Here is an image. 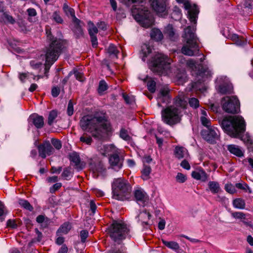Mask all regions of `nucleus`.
<instances>
[{
    "label": "nucleus",
    "instance_id": "nucleus-22",
    "mask_svg": "<svg viewBox=\"0 0 253 253\" xmlns=\"http://www.w3.org/2000/svg\"><path fill=\"white\" fill-rule=\"evenodd\" d=\"M32 123L37 128H41L44 126V119L42 116L38 115H33L30 116Z\"/></svg>",
    "mask_w": 253,
    "mask_h": 253
},
{
    "label": "nucleus",
    "instance_id": "nucleus-56",
    "mask_svg": "<svg viewBox=\"0 0 253 253\" xmlns=\"http://www.w3.org/2000/svg\"><path fill=\"white\" fill-rule=\"evenodd\" d=\"M71 175V172L69 168H65L64 169L63 171L61 174L62 177L66 179L69 180L70 176Z\"/></svg>",
    "mask_w": 253,
    "mask_h": 253
},
{
    "label": "nucleus",
    "instance_id": "nucleus-55",
    "mask_svg": "<svg viewBox=\"0 0 253 253\" xmlns=\"http://www.w3.org/2000/svg\"><path fill=\"white\" fill-rule=\"evenodd\" d=\"M67 113L69 116H71L74 113L73 103L72 100H70L68 102Z\"/></svg>",
    "mask_w": 253,
    "mask_h": 253
},
{
    "label": "nucleus",
    "instance_id": "nucleus-10",
    "mask_svg": "<svg viewBox=\"0 0 253 253\" xmlns=\"http://www.w3.org/2000/svg\"><path fill=\"white\" fill-rule=\"evenodd\" d=\"M221 105L223 110L227 113L236 114L240 112V103L236 96L223 97Z\"/></svg>",
    "mask_w": 253,
    "mask_h": 253
},
{
    "label": "nucleus",
    "instance_id": "nucleus-14",
    "mask_svg": "<svg viewBox=\"0 0 253 253\" xmlns=\"http://www.w3.org/2000/svg\"><path fill=\"white\" fill-rule=\"evenodd\" d=\"M124 158L117 153L111 154L109 158L110 167L115 171H119L123 167Z\"/></svg>",
    "mask_w": 253,
    "mask_h": 253
},
{
    "label": "nucleus",
    "instance_id": "nucleus-57",
    "mask_svg": "<svg viewBox=\"0 0 253 253\" xmlns=\"http://www.w3.org/2000/svg\"><path fill=\"white\" fill-rule=\"evenodd\" d=\"M176 181L179 183L184 182L186 179V176L182 173H178L176 176Z\"/></svg>",
    "mask_w": 253,
    "mask_h": 253
},
{
    "label": "nucleus",
    "instance_id": "nucleus-8",
    "mask_svg": "<svg viewBox=\"0 0 253 253\" xmlns=\"http://www.w3.org/2000/svg\"><path fill=\"white\" fill-rule=\"evenodd\" d=\"M131 11L135 19L142 26L148 28L153 25L154 23V17L147 8L137 7L136 5L134 4L132 6Z\"/></svg>",
    "mask_w": 253,
    "mask_h": 253
},
{
    "label": "nucleus",
    "instance_id": "nucleus-59",
    "mask_svg": "<svg viewBox=\"0 0 253 253\" xmlns=\"http://www.w3.org/2000/svg\"><path fill=\"white\" fill-rule=\"evenodd\" d=\"M74 75L75 76L76 79L80 81V82H83L84 81V74L83 73L78 71L76 70L74 71Z\"/></svg>",
    "mask_w": 253,
    "mask_h": 253
},
{
    "label": "nucleus",
    "instance_id": "nucleus-11",
    "mask_svg": "<svg viewBox=\"0 0 253 253\" xmlns=\"http://www.w3.org/2000/svg\"><path fill=\"white\" fill-rule=\"evenodd\" d=\"M187 64L191 69L193 76L201 77L202 78L210 77L211 72L208 68L202 64H197L193 60L191 59L187 61Z\"/></svg>",
    "mask_w": 253,
    "mask_h": 253
},
{
    "label": "nucleus",
    "instance_id": "nucleus-33",
    "mask_svg": "<svg viewBox=\"0 0 253 253\" xmlns=\"http://www.w3.org/2000/svg\"><path fill=\"white\" fill-rule=\"evenodd\" d=\"M162 241L163 243L168 248L173 250L175 251H176L179 250V246L178 244L174 241H167L164 239H162Z\"/></svg>",
    "mask_w": 253,
    "mask_h": 253
},
{
    "label": "nucleus",
    "instance_id": "nucleus-35",
    "mask_svg": "<svg viewBox=\"0 0 253 253\" xmlns=\"http://www.w3.org/2000/svg\"><path fill=\"white\" fill-rule=\"evenodd\" d=\"M63 9L67 16H71L72 17V20L74 19V17H76L74 9L69 7L66 3L63 4Z\"/></svg>",
    "mask_w": 253,
    "mask_h": 253
},
{
    "label": "nucleus",
    "instance_id": "nucleus-23",
    "mask_svg": "<svg viewBox=\"0 0 253 253\" xmlns=\"http://www.w3.org/2000/svg\"><path fill=\"white\" fill-rule=\"evenodd\" d=\"M191 175L193 178L196 180H200L203 182H205L208 180V174L203 170L193 171L192 172Z\"/></svg>",
    "mask_w": 253,
    "mask_h": 253
},
{
    "label": "nucleus",
    "instance_id": "nucleus-32",
    "mask_svg": "<svg viewBox=\"0 0 253 253\" xmlns=\"http://www.w3.org/2000/svg\"><path fill=\"white\" fill-rule=\"evenodd\" d=\"M36 221L39 223L42 224L41 226L43 228H46L48 225L49 219L48 218L45 217V215L41 214L37 217Z\"/></svg>",
    "mask_w": 253,
    "mask_h": 253
},
{
    "label": "nucleus",
    "instance_id": "nucleus-5",
    "mask_svg": "<svg viewBox=\"0 0 253 253\" xmlns=\"http://www.w3.org/2000/svg\"><path fill=\"white\" fill-rule=\"evenodd\" d=\"M108 234L111 239L120 244L123 240L130 237L129 229L124 222L113 220L108 228Z\"/></svg>",
    "mask_w": 253,
    "mask_h": 253
},
{
    "label": "nucleus",
    "instance_id": "nucleus-19",
    "mask_svg": "<svg viewBox=\"0 0 253 253\" xmlns=\"http://www.w3.org/2000/svg\"><path fill=\"white\" fill-rule=\"evenodd\" d=\"M72 21L74 24V27L72 30L74 33L76 38H80L81 37H83L84 35V32L82 29V26L84 25L83 22L77 17H74V19H73Z\"/></svg>",
    "mask_w": 253,
    "mask_h": 253
},
{
    "label": "nucleus",
    "instance_id": "nucleus-16",
    "mask_svg": "<svg viewBox=\"0 0 253 253\" xmlns=\"http://www.w3.org/2000/svg\"><path fill=\"white\" fill-rule=\"evenodd\" d=\"M184 8L188 10V17L190 21L194 24L197 22V18L199 12V8L196 4L193 6L189 2H185L184 3Z\"/></svg>",
    "mask_w": 253,
    "mask_h": 253
},
{
    "label": "nucleus",
    "instance_id": "nucleus-42",
    "mask_svg": "<svg viewBox=\"0 0 253 253\" xmlns=\"http://www.w3.org/2000/svg\"><path fill=\"white\" fill-rule=\"evenodd\" d=\"M57 115V111L55 110H53L49 112L47 120V124L49 126H51L53 124Z\"/></svg>",
    "mask_w": 253,
    "mask_h": 253
},
{
    "label": "nucleus",
    "instance_id": "nucleus-53",
    "mask_svg": "<svg viewBox=\"0 0 253 253\" xmlns=\"http://www.w3.org/2000/svg\"><path fill=\"white\" fill-rule=\"evenodd\" d=\"M80 141L87 145H90L92 142V139L90 136L87 135H83L80 137Z\"/></svg>",
    "mask_w": 253,
    "mask_h": 253
},
{
    "label": "nucleus",
    "instance_id": "nucleus-46",
    "mask_svg": "<svg viewBox=\"0 0 253 253\" xmlns=\"http://www.w3.org/2000/svg\"><path fill=\"white\" fill-rule=\"evenodd\" d=\"M107 88L108 85L107 83L104 80L100 81L98 88V93L100 94H102V93L105 90H106Z\"/></svg>",
    "mask_w": 253,
    "mask_h": 253
},
{
    "label": "nucleus",
    "instance_id": "nucleus-41",
    "mask_svg": "<svg viewBox=\"0 0 253 253\" xmlns=\"http://www.w3.org/2000/svg\"><path fill=\"white\" fill-rule=\"evenodd\" d=\"M18 203L21 207L30 211H32L34 209L33 206L27 200L24 199H20L18 201Z\"/></svg>",
    "mask_w": 253,
    "mask_h": 253
},
{
    "label": "nucleus",
    "instance_id": "nucleus-1",
    "mask_svg": "<svg viewBox=\"0 0 253 253\" xmlns=\"http://www.w3.org/2000/svg\"><path fill=\"white\" fill-rule=\"evenodd\" d=\"M80 124L82 129L90 132L93 137L98 139H101L111 129L107 114L103 111L84 116L80 120Z\"/></svg>",
    "mask_w": 253,
    "mask_h": 253
},
{
    "label": "nucleus",
    "instance_id": "nucleus-9",
    "mask_svg": "<svg viewBox=\"0 0 253 253\" xmlns=\"http://www.w3.org/2000/svg\"><path fill=\"white\" fill-rule=\"evenodd\" d=\"M180 113L179 109L176 107L172 106H168L163 109L161 112L162 121L167 125L173 126L180 122Z\"/></svg>",
    "mask_w": 253,
    "mask_h": 253
},
{
    "label": "nucleus",
    "instance_id": "nucleus-40",
    "mask_svg": "<svg viewBox=\"0 0 253 253\" xmlns=\"http://www.w3.org/2000/svg\"><path fill=\"white\" fill-rule=\"evenodd\" d=\"M87 24L88 31L89 36H92V35H96L98 32L97 28L95 26L94 23L90 21L88 22Z\"/></svg>",
    "mask_w": 253,
    "mask_h": 253
},
{
    "label": "nucleus",
    "instance_id": "nucleus-17",
    "mask_svg": "<svg viewBox=\"0 0 253 253\" xmlns=\"http://www.w3.org/2000/svg\"><path fill=\"white\" fill-rule=\"evenodd\" d=\"M89 167L93 173H102L106 170L103 163L98 158L90 159Z\"/></svg>",
    "mask_w": 253,
    "mask_h": 253
},
{
    "label": "nucleus",
    "instance_id": "nucleus-61",
    "mask_svg": "<svg viewBox=\"0 0 253 253\" xmlns=\"http://www.w3.org/2000/svg\"><path fill=\"white\" fill-rule=\"evenodd\" d=\"M90 206V210L91 211V214H90L91 215H93L95 213L97 206L93 200H91L89 202Z\"/></svg>",
    "mask_w": 253,
    "mask_h": 253
},
{
    "label": "nucleus",
    "instance_id": "nucleus-28",
    "mask_svg": "<svg viewBox=\"0 0 253 253\" xmlns=\"http://www.w3.org/2000/svg\"><path fill=\"white\" fill-rule=\"evenodd\" d=\"M219 91L223 94L233 93V87L231 84H223L219 86Z\"/></svg>",
    "mask_w": 253,
    "mask_h": 253
},
{
    "label": "nucleus",
    "instance_id": "nucleus-25",
    "mask_svg": "<svg viewBox=\"0 0 253 253\" xmlns=\"http://www.w3.org/2000/svg\"><path fill=\"white\" fill-rule=\"evenodd\" d=\"M165 35L168 37L171 41H175L177 38L174 29L172 25L169 24L165 28Z\"/></svg>",
    "mask_w": 253,
    "mask_h": 253
},
{
    "label": "nucleus",
    "instance_id": "nucleus-43",
    "mask_svg": "<svg viewBox=\"0 0 253 253\" xmlns=\"http://www.w3.org/2000/svg\"><path fill=\"white\" fill-rule=\"evenodd\" d=\"M120 137L126 141H130L131 137L128 135V131L124 128L121 129L120 131Z\"/></svg>",
    "mask_w": 253,
    "mask_h": 253
},
{
    "label": "nucleus",
    "instance_id": "nucleus-13",
    "mask_svg": "<svg viewBox=\"0 0 253 253\" xmlns=\"http://www.w3.org/2000/svg\"><path fill=\"white\" fill-rule=\"evenodd\" d=\"M152 8L160 16L168 14L166 0H150Z\"/></svg>",
    "mask_w": 253,
    "mask_h": 253
},
{
    "label": "nucleus",
    "instance_id": "nucleus-15",
    "mask_svg": "<svg viewBox=\"0 0 253 253\" xmlns=\"http://www.w3.org/2000/svg\"><path fill=\"white\" fill-rule=\"evenodd\" d=\"M216 131H217V129L215 130L214 128L211 127L202 130L201 133L205 140L212 144L215 142V140L218 137Z\"/></svg>",
    "mask_w": 253,
    "mask_h": 253
},
{
    "label": "nucleus",
    "instance_id": "nucleus-63",
    "mask_svg": "<svg viewBox=\"0 0 253 253\" xmlns=\"http://www.w3.org/2000/svg\"><path fill=\"white\" fill-rule=\"evenodd\" d=\"M7 226L13 229H15L17 227V224L16 223V221L14 219H9L7 221Z\"/></svg>",
    "mask_w": 253,
    "mask_h": 253
},
{
    "label": "nucleus",
    "instance_id": "nucleus-45",
    "mask_svg": "<svg viewBox=\"0 0 253 253\" xmlns=\"http://www.w3.org/2000/svg\"><path fill=\"white\" fill-rule=\"evenodd\" d=\"M151 171V167L144 164L143 169L141 171V172L143 175V176L146 177L145 178H143L144 179H147L149 178V176Z\"/></svg>",
    "mask_w": 253,
    "mask_h": 253
},
{
    "label": "nucleus",
    "instance_id": "nucleus-51",
    "mask_svg": "<svg viewBox=\"0 0 253 253\" xmlns=\"http://www.w3.org/2000/svg\"><path fill=\"white\" fill-rule=\"evenodd\" d=\"M51 143L57 150H59L62 147V143L60 140L56 138H52Z\"/></svg>",
    "mask_w": 253,
    "mask_h": 253
},
{
    "label": "nucleus",
    "instance_id": "nucleus-24",
    "mask_svg": "<svg viewBox=\"0 0 253 253\" xmlns=\"http://www.w3.org/2000/svg\"><path fill=\"white\" fill-rule=\"evenodd\" d=\"M151 216V214L146 210H144L139 213L138 218V220L142 222V225L145 226L148 225V221Z\"/></svg>",
    "mask_w": 253,
    "mask_h": 253
},
{
    "label": "nucleus",
    "instance_id": "nucleus-54",
    "mask_svg": "<svg viewBox=\"0 0 253 253\" xmlns=\"http://www.w3.org/2000/svg\"><path fill=\"white\" fill-rule=\"evenodd\" d=\"M80 236L81 239V242L84 243L86 241V238L88 236V232L86 230H83L81 231Z\"/></svg>",
    "mask_w": 253,
    "mask_h": 253
},
{
    "label": "nucleus",
    "instance_id": "nucleus-60",
    "mask_svg": "<svg viewBox=\"0 0 253 253\" xmlns=\"http://www.w3.org/2000/svg\"><path fill=\"white\" fill-rule=\"evenodd\" d=\"M232 216L238 219H245V214L242 212H233L231 213Z\"/></svg>",
    "mask_w": 253,
    "mask_h": 253
},
{
    "label": "nucleus",
    "instance_id": "nucleus-62",
    "mask_svg": "<svg viewBox=\"0 0 253 253\" xmlns=\"http://www.w3.org/2000/svg\"><path fill=\"white\" fill-rule=\"evenodd\" d=\"M60 92V89L58 86H54L51 89V94L53 97H57Z\"/></svg>",
    "mask_w": 253,
    "mask_h": 253
},
{
    "label": "nucleus",
    "instance_id": "nucleus-58",
    "mask_svg": "<svg viewBox=\"0 0 253 253\" xmlns=\"http://www.w3.org/2000/svg\"><path fill=\"white\" fill-rule=\"evenodd\" d=\"M61 186V183H56L50 188L49 191L52 194L54 193L56 191L58 190Z\"/></svg>",
    "mask_w": 253,
    "mask_h": 253
},
{
    "label": "nucleus",
    "instance_id": "nucleus-6",
    "mask_svg": "<svg viewBox=\"0 0 253 253\" xmlns=\"http://www.w3.org/2000/svg\"><path fill=\"white\" fill-rule=\"evenodd\" d=\"M184 32L183 38L186 41V44L182 47L181 52L186 55L193 56L195 52L199 50L194 29L189 26L184 29Z\"/></svg>",
    "mask_w": 253,
    "mask_h": 253
},
{
    "label": "nucleus",
    "instance_id": "nucleus-48",
    "mask_svg": "<svg viewBox=\"0 0 253 253\" xmlns=\"http://www.w3.org/2000/svg\"><path fill=\"white\" fill-rule=\"evenodd\" d=\"M189 105L195 109L197 108L199 106V101L198 99L192 97L189 100Z\"/></svg>",
    "mask_w": 253,
    "mask_h": 253
},
{
    "label": "nucleus",
    "instance_id": "nucleus-49",
    "mask_svg": "<svg viewBox=\"0 0 253 253\" xmlns=\"http://www.w3.org/2000/svg\"><path fill=\"white\" fill-rule=\"evenodd\" d=\"M147 88L151 93H154L156 90V83L154 81L150 80L147 83Z\"/></svg>",
    "mask_w": 253,
    "mask_h": 253
},
{
    "label": "nucleus",
    "instance_id": "nucleus-44",
    "mask_svg": "<svg viewBox=\"0 0 253 253\" xmlns=\"http://www.w3.org/2000/svg\"><path fill=\"white\" fill-rule=\"evenodd\" d=\"M108 52L110 55H114L117 58L119 51L117 49L116 46L111 44L108 48Z\"/></svg>",
    "mask_w": 253,
    "mask_h": 253
},
{
    "label": "nucleus",
    "instance_id": "nucleus-30",
    "mask_svg": "<svg viewBox=\"0 0 253 253\" xmlns=\"http://www.w3.org/2000/svg\"><path fill=\"white\" fill-rule=\"evenodd\" d=\"M151 52V47L148 44H144L141 47V51L140 53L142 60L145 61L148 55Z\"/></svg>",
    "mask_w": 253,
    "mask_h": 253
},
{
    "label": "nucleus",
    "instance_id": "nucleus-20",
    "mask_svg": "<svg viewBox=\"0 0 253 253\" xmlns=\"http://www.w3.org/2000/svg\"><path fill=\"white\" fill-rule=\"evenodd\" d=\"M134 196L136 202L139 204H143L147 199L146 193L142 189H137L134 191Z\"/></svg>",
    "mask_w": 253,
    "mask_h": 253
},
{
    "label": "nucleus",
    "instance_id": "nucleus-7",
    "mask_svg": "<svg viewBox=\"0 0 253 253\" xmlns=\"http://www.w3.org/2000/svg\"><path fill=\"white\" fill-rule=\"evenodd\" d=\"M169 60L167 56L158 53L151 57L148 64L149 68L153 72L164 74L170 69Z\"/></svg>",
    "mask_w": 253,
    "mask_h": 253
},
{
    "label": "nucleus",
    "instance_id": "nucleus-47",
    "mask_svg": "<svg viewBox=\"0 0 253 253\" xmlns=\"http://www.w3.org/2000/svg\"><path fill=\"white\" fill-rule=\"evenodd\" d=\"M52 19L58 24H62L63 20L57 11H55L52 15Z\"/></svg>",
    "mask_w": 253,
    "mask_h": 253
},
{
    "label": "nucleus",
    "instance_id": "nucleus-21",
    "mask_svg": "<svg viewBox=\"0 0 253 253\" xmlns=\"http://www.w3.org/2000/svg\"><path fill=\"white\" fill-rule=\"evenodd\" d=\"M227 149L231 154L238 157H242L244 156V151L238 145L230 144L227 145Z\"/></svg>",
    "mask_w": 253,
    "mask_h": 253
},
{
    "label": "nucleus",
    "instance_id": "nucleus-26",
    "mask_svg": "<svg viewBox=\"0 0 253 253\" xmlns=\"http://www.w3.org/2000/svg\"><path fill=\"white\" fill-rule=\"evenodd\" d=\"M174 103L176 107H180L182 109L186 108L187 102L184 96L178 95L174 99Z\"/></svg>",
    "mask_w": 253,
    "mask_h": 253
},
{
    "label": "nucleus",
    "instance_id": "nucleus-39",
    "mask_svg": "<svg viewBox=\"0 0 253 253\" xmlns=\"http://www.w3.org/2000/svg\"><path fill=\"white\" fill-rule=\"evenodd\" d=\"M233 206L237 209H244L245 208V202L241 198H237L233 201Z\"/></svg>",
    "mask_w": 253,
    "mask_h": 253
},
{
    "label": "nucleus",
    "instance_id": "nucleus-2",
    "mask_svg": "<svg viewBox=\"0 0 253 253\" xmlns=\"http://www.w3.org/2000/svg\"><path fill=\"white\" fill-rule=\"evenodd\" d=\"M45 31L48 45L46 47L44 74L47 77V73L51 65L57 60L59 56L66 48L67 42L64 40L55 37L49 27L46 28Z\"/></svg>",
    "mask_w": 253,
    "mask_h": 253
},
{
    "label": "nucleus",
    "instance_id": "nucleus-64",
    "mask_svg": "<svg viewBox=\"0 0 253 253\" xmlns=\"http://www.w3.org/2000/svg\"><path fill=\"white\" fill-rule=\"evenodd\" d=\"M246 145L249 151L253 153V140L248 138L246 141Z\"/></svg>",
    "mask_w": 253,
    "mask_h": 253
},
{
    "label": "nucleus",
    "instance_id": "nucleus-29",
    "mask_svg": "<svg viewBox=\"0 0 253 253\" xmlns=\"http://www.w3.org/2000/svg\"><path fill=\"white\" fill-rule=\"evenodd\" d=\"M208 188L212 194L218 193L221 190L219 183L214 181H210L208 183Z\"/></svg>",
    "mask_w": 253,
    "mask_h": 253
},
{
    "label": "nucleus",
    "instance_id": "nucleus-50",
    "mask_svg": "<svg viewBox=\"0 0 253 253\" xmlns=\"http://www.w3.org/2000/svg\"><path fill=\"white\" fill-rule=\"evenodd\" d=\"M200 120L202 124L208 128L211 127V120L209 119H208L205 116H201L200 118Z\"/></svg>",
    "mask_w": 253,
    "mask_h": 253
},
{
    "label": "nucleus",
    "instance_id": "nucleus-3",
    "mask_svg": "<svg viewBox=\"0 0 253 253\" xmlns=\"http://www.w3.org/2000/svg\"><path fill=\"white\" fill-rule=\"evenodd\" d=\"M223 131L232 137L240 138L246 130V124L241 116H229L219 120Z\"/></svg>",
    "mask_w": 253,
    "mask_h": 253
},
{
    "label": "nucleus",
    "instance_id": "nucleus-18",
    "mask_svg": "<svg viewBox=\"0 0 253 253\" xmlns=\"http://www.w3.org/2000/svg\"><path fill=\"white\" fill-rule=\"evenodd\" d=\"M169 90L165 88L161 89L158 94V105L162 106L161 103H165L166 105L170 102L171 98L169 94Z\"/></svg>",
    "mask_w": 253,
    "mask_h": 253
},
{
    "label": "nucleus",
    "instance_id": "nucleus-36",
    "mask_svg": "<svg viewBox=\"0 0 253 253\" xmlns=\"http://www.w3.org/2000/svg\"><path fill=\"white\" fill-rule=\"evenodd\" d=\"M243 8L246 10L248 14L252 12V9L253 7V2L252 0H244L242 3Z\"/></svg>",
    "mask_w": 253,
    "mask_h": 253
},
{
    "label": "nucleus",
    "instance_id": "nucleus-31",
    "mask_svg": "<svg viewBox=\"0 0 253 253\" xmlns=\"http://www.w3.org/2000/svg\"><path fill=\"white\" fill-rule=\"evenodd\" d=\"M71 229V225L69 222L64 223L58 229L56 232L57 235L60 234H66Z\"/></svg>",
    "mask_w": 253,
    "mask_h": 253
},
{
    "label": "nucleus",
    "instance_id": "nucleus-27",
    "mask_svg": "<svg viewBox=\"0 0 253 253\" xmlns=\"http://www.w3.org/2000/svg\"><path fill=\"white\" fill-rule=\"evenodd\" d=\"M150 36L152 39L156 41H160L163 39V35L162 32L157 28L152 29L150 33Z\"/></svg>",
    "mask_w": 253,
    "mask_h": 253
},
{
    "label": "nucleus",
    "instance_id": "nucleus-12",
    "mask_svg": "<svg viewBox=\"0 0 253 253\" xmlns=\"http://www.w3.org/2000/svg\"><path fill=\"white\" fill-rule=\"evenodd\" d=\"M39 156L45 159L46 156H50L54 152V149L48 140H45L38 146Z\"/></svg>",
    "mask_w": 253,
    "mask_h": 253
},
{
    "label": "nucleus",
    "instance_id": "nucleus-4",
    "mask_svg": "<svg viewBox=\"0 0 253 253\" xmlns=\"http://www.w3.org/2000/svg\"><path fill=\"white\" fill-rule=\"evenodd\" d=\"M112 189L113 197L116 200H128L131 197L132 187L129 182L124 178L114 179Z\"/></svg>",
    "mask_w": 253,
    "mask_h": 253
},
{
    "label": "nucleus",
    "instance_id": "nucleus-38",
    "mask_svg": "<svg viewBox=\"0 0 253 253\" xmlns=\"http://www.w3.org/2000/svg\"><path fill=\"white\" fill-rule=\"evenodd\" d=\"M186 149L183 147L176 146L174 150V155L178 159H182L184 157Z\"/></svg>",
    "mask_w": 253,
    "mask_h": 253
},
{
    "label": "nucleus",
    "instance_id": "nucleus-34",
    "mask_svg": "<svg viewBox=\"0 0 253 253\" xmlns=\"http://www.w3.org/2000/svg\"><path fill=\"white\" fill-rule=\"evenodd\" d=\"M27 12L28 15V20L30 22H35L36 21L35 17L37 15L36 9L33 8H29L27 10Z\"/></svg>",
    "mask_w": 253,
    "mask_h": 253
},
{
    "label": "nucleus",
    "instance_id": "nucleus-37",
    "mask_svg": "<svg viewBox=\"0 0 253 253\" xmlns=\"http://www.w3.org/2000/svg\"><path fill=\"white\" fill-rule=\"evenodd\" d=\"M70 160L77 167L79 166L81 162L80 156L77 152H73L70 155Z\"/></svg>",
    "mask_w": 253,
    "mask_h": 253
},
{
    "label": "nucleus",
    "instance_id": "nucleus-52",
    "mask_svg": "<svg viewBox=\"0 0 253 253\" xmlns=\"http://www.w3.org/2000/svg\"><path fill=\"white\" fill-rule=\"evenodd\" d=\"M120 1L126 6L129 7L132 4L141 2L142 0H120Z\"/></svg>",
    "mask_w": 253,
    "mask_h": 253
}]
</instances>
